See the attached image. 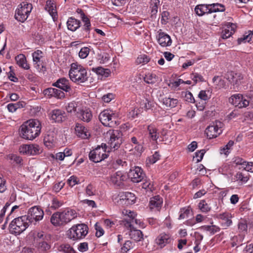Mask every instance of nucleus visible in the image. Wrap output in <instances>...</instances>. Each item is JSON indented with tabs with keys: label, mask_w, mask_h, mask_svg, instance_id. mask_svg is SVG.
I'll list each match as a JSON object with an SVG mask.
<instances>
[{
	"label": "nucleus",
	"mask_w": 253,
	"mask_h": 253,
	"mask_svg": "<svg viewBox=\"0 0 253 253\" xmlns=\"http://www.w3.org/2000/svg\"><path fill=\"white\" fill-rule=\"evenodd\" d=\"M41 129V123L38 120L30 119L21 126L20 135L24 139L33 140L40 135Z\"/></svg>",
	"instance_id": "obj_1"
},
{
	"label": "nucleus",
	"mask_w": 253,
	"mask_h": 253,
	"mask_svg": "<svg viewBox=\"0 0 253 253\" xmlns=\"http://www.w3.org/2000/svg\"><path fill=\"white\" fill-rule=\"evenodd\" d=\"M77 212L73 209H65L62 212L57 211L50 217L51 223L55 226L65 225L77 217Z\"/></svg>",
	"instance_id": "obj_2"
},
{
	"label": "nucleus",
	"mask_w": 253,
	"mask_h": 253,
	"mask_svg": "<svg viewBox=\"0 0 253 253\" xmlns=\"http://www.w3.org/2000/svg\"><path fill=\"white\" fill-rule=\"evenodd\" d=\"M69 75L70 79L78 84L85 82L88 78L86 70L82 66L76 63L72 64Z\"/></svg>",
	"instance_id": "obj_3"
},
{
	"label": "nucleus",
	"mask_w": 253,
	"mask_h": 253,
	"mask_svg": "<svg viewBox=\"0 0 253 253\" xmlns=\"http://www.w3.org/2000/svg\"><path fill=\"white\" fill-rule=\"evenodd\" d=\"M109 137L108 145H106L107 152L118 150L122 143V133L119 130H110L107 133Z\"/></svg>",
	"instance_id": "obj_4"
},
{
	"label": "nucleus",
	"mask_w": 253,
	"mask_h": 253,
	"mask_svg": "<svg viewBox=\"0 0 253 253\" xmlns=\"http://www.w3.org/2000/svg\"><path fill=\"white\" fill-rule=\"evenodd\" d=\"M30 223L25 215L15 218L9 224V231L12 234L19 235L29 227Z\"/></svg>",
	"instance_id": "obj_5"
},
{
	"label": "nucleus",
	"mask_w": 253,
	"mask_h": 253,
	"mask_svg": "<svg viewBox=\"0 0 253 253\" xmlns=\"http://www.w3.org/2000/svg\"><path fill=\"white\" fill-rule=\"evenodd\" d=\"M123 213L126 215V217L120 221V224L126 229L137 228V226L144 228V223L140 220L135 218L136 214L133 211L125 210Z\"/></svg>",
	"instance_id": "obj_6"
},
{
	"label": "nucleus",
	"mask_w": 253,
	"mask_h": 253,
	"mask_svg": "<svg viewBox=\"0 0 253 253\" xmlns=\"http://www.w3.org/2000/svg\"><path fill=\"white\" fill-rule=\"evenodd\" d=\"M224 10V6L222 4L218 3L210 4H199L195 8V11L199 16H203L206 13L223 12Z\"/></svg>",
	"instance_id": "obj_7"
},
{
	"label": "nucleus",
	"mask_w": 253,
	"mask_h": 253,
	"mask_svg": "<svg viewBox=\"0 0 253 253\" xmlns=\"http://www.w3.org/2000/svg\"><path fill=\"white\" fill-rule=\"evenodd\" d=\"M88 228L84 224H78L73 226L67 232L68 238L74 241L82 239L88 233Z\"/></svg>",
	"instance_id": "obj_8"
},
{
	"label": "nucleus",
	"mask_w": 253,
	"mask_h": 253,
	"mask_svg": "<svg viewBox=\"0 0 253 253\" xmlns=\"http://www.w3.org/2000/svg\"><path fill=\"white\" fill-rule=\"evenodd\" d=\"M118 115L112 110H104L99 116V119L104 126L109 127H114L117 125Z\"/></svg>",
	"instance_id": "obj_9"
},
{
	"label": "nucleus",
	"mask_w": 253,
	"mask_h": 253,
	"mask_svg": "<svg viewBox=\"0 0 253 253\" xmlns=\"http://www.w3.org/2000/svg\"><path fill=\"white\" fill-rule=\"evenodd\" d=\"M106 144L102 143L101 146H98L95 149L90 151L89 154V160L94 163H98L107 158Z\"/></svg>",
	"instance_id": "obj_10"
},
{
	"label": "nucleus",
	"mask_w": 253,
	"mask_h": 253,
	"mask_svg": "<svg viewBox=\"0 0 253 253\" xmlns=\"http://www.w3.org/2000/svg\"><path fill=\"white\" fill-rule=\"evenodd\" d=\"M32 8V4L29 3L27 1L22 2L16 10L15 14V19L18 21L24 22L27 19Z\"/></svg>",
	"instance_id": "obj_11"
},
{
	"label": "nucleus",
	"mask_w": 253,
	"mask_h": 253,
	"mask_svg": "<svg viewBox=\"0 0 253 253\" xmlns=\"http://www.w3.org/2000/svg\"><path fill=\"white\" fill-rule=\"evenodd\" d=\"M27 217L29 222L36 224L37 222L42 220L44 216V212L41 207L34 206L30 208L25 215Z\"/></svg>",
	"instance_id": "obj_12"
},
{
	"label": "nucleus",
	"mask_w": 253,
	"mask_h": 253,
	"mask_svg": "<svg viewBox=\"0 0 253 253\" xmlns=\"http://www.w3.org/2000/svg\"><path fill=\"white\" fill-rule=\"evenodd\" d=\"M223 126V124L220 121H216L213 123L205 130L207 137L210 139L217 137L222 133Z\"/></svg>",
	"instance_id": "obj_13"
},
{
	"label": "nucleus",
	"mask_w": 253,
	"mask_h": 253,
	"mask_svg": "<svg viewBox=\"0 0 253 253\" xmlns=\"http://www.w3.org/2000/svg\"><path fill=\"white\" fill-rule=\"evenodd\" d=\"M76 115L78 119L86 123L90 122L93 117L91 109L86 107L78 108Z\"/></svg>",
	"instance_id": "obj_14"
},
{
	"label": "nucleus",
	"mask_w": 253,
	"mask_h": 253,
	"mask_svg": "<svg viewBox=\"0 0 253 253\" xmlns=\"http://www.w3.org/2000/svg\"><path fill=\"white\" fill-rule=\"evenodd\" d=\"M249 96H231L229 102L235 107L239 108L247 107L249 104Z\"/></svg>",
	"instance_id": "obj_15"
},
{
	"label": "nucleus",
	"mask_w": 253,
	"mask_h": 253,
	"mask_svg": "<svg viewBox=\"0 0 253 253\" xmlns=\"http://www.w3.org/2000/svg\"><path fill=\"white\" fill-rule=\"evenodd\" d=\"M226 79L232 84L233 89L236 90L238 89V86L241 83L243 77L240 73L230 71L227 72Z\"/></svg>",
	"instance_id": "obj_16"
},
{
	"label": "nucleus",
	"mask_w": 253,
	"mask_h": 253,
	"mask_svg": "<svg viewBox=\"0 0 253 253\" xmlns=\"http://www.w3.org/2000/svg\"><path fill=\"white\" fill-rule=\"evenodd\" d=\"M142 169L138 167H135L134 169H130L128 173V177L131 178L133 182L138 183L141 181L145 177Z\"/></svg>",
	"instance_id": "obj_17"
},
{
	"label": "nucleus",
	"mask_w": 253,
	"mask_h": 253,
	"mask_svg": "<svg viewBox=\"0 0 253 253\" xmlns=\"http://www.w3.org/2000/svg\"><path fill=\"white\" fill-rule=\"evenodd\" d=\"M41 148L37 144L23 145L19 148L21 153L27 155H35L40 153Z\"/></svg>",
	"instance_id": "obj_18"
},
{
	"label": "nucleus",
	"mask_w": 253,
	"mask_h": 253,
	"mask_svg": "<svg viewBox=\"0 0 253 253\" xmlns=\"http://www.w3.org/2000/svg\"><path fill=\"white\" fill-rule=\"evenodd\" d=\"M50 119L55 123H62L67 119L66 113L60 109H54L50 113Z\"/></svg>",
	"instance_id": "obj_19"
},
{
	"label": "nucleus",
	"mask_w": 253,
	"mask_h": 253,
	"mask_svg": "<svg viewBox=\"0 0 253 253\" xmlns=\"http://www.w3.org/2000/svg\"><path fill=\"white\" fill-rule=\"evenodd\" d=\"M126 176L120 171H117L112 174L110 177V181L112 183L116 186L122 187L124 185V181L126 179Z\"/></svg>",
	"instance_id": "obj_20"
},
{
	"label": "nucleus",
	"mask_w": 253,
	"mask_h": 253,
	"mask_svg": "<svg viewBox=\"0 0 253 253\" xmlns=\"http://www.w3.org/2000/svg\"><path fill=\"white\" fill-rule=\"evenodd\" d=\"M56 133L53 131H48L45 134L43 142L46 147L48 149L52 148L55 145L56 142Z\"/></svg>",
	"instance_id": "obj_21"
},
{
	"label": "nucleus",
	"mask_w": 253,
	"mask_h": 253,
	"mask_svg": "<svg viewBox=\"0 0 253 253\" xmlns=\"http://www.w3.org/2000/svg\"><path fill=\"white\" fill-rule=\"evenodd\" d=\"M157 38L158 42L162 47L169 46L171 44L172 41L170 36L165 33L161 32V30L159 31Z\"/></svg>",
	"instance_id": "obj_22"
},
{
	"label": "nucleus",
	"mask_w": 253,
	"mask_h": 253,
	"mask_svg": "<svg viewBox=\"0 0 253 253\" xmlns=\"http://www.w3.org/2000/svg\"><path fill=\"white\" fill-rule=\"evenodd\" d=\"M171 241L170 235L166 233H161L155 239L156 244L161 248H164L166 245L169 244Z\"/></svg>",
	"instance_id": "obj_23"
},
{
	"label": "nucleus",
	"mask_w": 253,
	"mask_h": 253,
	"mask_svg": "<svg viewBox=\"0 0 253 253\" xmlns=\"http://www.w3.org/2000/svg\"><path fill=\"white\" fill-rule=\"evenodd\" d=\"M118 196L120 200L124 201V204L126 205H131L135 203L136 198L135 195L131 192H121Z\"/></svg>",
	"instance_id": "obj_24"
},
{
	"label": "nucleus",
	"mask_w": 253,
	"mask_h": 253,
	"mask_svg": "<svg viewBox=\"0 0 253 253\" xmlns=\"http://www.w3.org/2000/svg\"><path fill=\"white\" fill-rule=\"evenodd\" d=\"M52 85L66 92H69L71 89L69 81L65 78L58 79L55 83L52 84Z\"/></svg>",
	"instance_id": "obj_25"
},
{
	"label": "nucleus",
	"mask_w": 253,
	"mask_h": 253,
	"mask_svg": "<svg viewBox=\"0 0 253 253\" xmlns=\"http://www.w3.org/2000/svg\"><path fill=\"white\" fill-rule=\"evenodd\" d=\"M128 235L130 239L138 242L143 240L144 235L142 232L137 228H128Z\"/></svg>",
	"instance_id": "obj_26"
},
{
	"label": "nucleus",
	"mask_w": 253,
	"mask_h": 253,
	"mask_svg": "<svg viewBox=\"0 0 253 253\" xmlns=\"http://www.w3.org/2000/svg\"><path fill=\"white\" fill-rule=\"evenodd\" d=\"M159 99L164 105L167 107L173 108L176 106L178 103L177 99L167 96H160Z\"/></svg>",
	"instance_id": "obj_27"
},
{
	"label": "nucleus",
	"mask_w": 253,
	"mask_h": 253,
	"mask_svg": "<svg viewBox=\"0 0 253 253\" xmlns=\"http://www.w3.org/2000/svg\"><path fill=\"white\" fill-rule=\"evenodd\" d=\"M45 9L47 11L54 21L57 18V13L55 4L53 0H47L46 2Z\"/></svg>",
	"instance_id": "obj_28"
},
{
	"label": "nucleus",
	"mask_w": 253,
	"mask_h": 253,
	"mask_svg": "<svg viewBox=\"0 0 253 253\" xmlns=\"http://www.w3.org/2000/svg\"><path fill=\"white\" fill-rule=\"evenodd\" d=\"M75 131L79 137L84 139L87 138L90 135L87 129L84 126L79 123L76 125Z\"/></svg>",
	"instance_id": "obj_29"
},
{
	"label": "nucleus",
	"mask_w": 253,
	"mask_h": 253,
	"mask_svg": "<svg viewBox=\"0 0 253 253\" xmlns=\"http://www.w3.org/2000/svg\"><path fill=\"white\" fill-rule=\"evenodd\" d=\"M81 22L79 20L73 17H70L67 22V26L68 30L72 31H75L80 27Z\"/></svg>",
	"instance_id": "obj_30"
},
{
	"label": "nucleus",
	"mask_w": 253,
	"mask_h": 253,
	"mask_svg": "<svg viewBox=\"0 0 253 253\" xmlns=\"http://www.w3.org/2000/svg\"><path fill=\"white\" fill-rule=\"evenodd\" d=\"M236 26L233 23H229L222 32V37L223 39H226L229 38L235 32V29Z\"/></svg>",
	"instance_id": "obj_31"
},
{
	"label": "nucleus",
	"mask_w": 253,
	"mask_h": 253,
	"mask_svg": "<svg viewBox=\"0 0 253 253\" xmlns=\"http://www.w3.org/2000/svg\"><path fill=\"white\" fill-rule=\"evenodd\" d=\"M218 218L223 220L224 222L222 223V225L224 227H229L232 223L231 219V214L228 212H224L220 213L217 215Z\"/></svg>",
	"instance_id": "obj_32"
},
{
	"label": "nucleus",
	"mask_w": 253,
	"mask_h": 253,
	"mask_svg": "<svg viewBox=\"0 0 253 253\" xmlns=\"http://www.w3.org/2000/svg\"><path fill=\"white\" fill-rule=\"evenodd\" d=\"M163 203L162 198L160 196H155L150 199L149 202L150 209L152 210L154 208H159L161 207Z\"/></svg>",
	"instance_id": "obj_33"
},
{
	"label": "nucleus",
	"mask_w": 253,
	"mask_h": 253,
	"mask_svg": "<svg viewBox=\"0 0 253 253\" xmlns=\"http://www.w3.org/2000/svg\"><path fill=\"white\" fill-rule=\"evenodd\" d=\"M234 177L235 179L238 182L240 185L246 183L249 179L248 173H244L241 172H237Z\"/></svg>",
	"instance_id": "obj_34"
},
{
	"label": "nucleus",
	"mask_w": 253,
	"mask_h": 253,
	"mask_svg": "<svg viewBox=\"0 0 253 253\" xmlns=\"http://www.w3.org/2000/svg\"><path fill=\"white\" fill-rule=\"evenodd\" d=\"M148 136L151 140L156 141L159 138L157 129L153 125H149L147 127Z\"/></svg>",
	"instance_id": "obj_35"
},
{
	"label": "nucleus",
	"mask_w": 253,
	"mask_h": 253,
	"mask_svg": "<svg viewBox=\"0 0 253 253\" xmlns=\"http://www.w3.org/2000/svg\"><path fill=\"white\" fill-rule=\"evenodd\" d=\"M15 59L19 66L26 70L30 68V66L27 63L26 57L23 54L18 55L16 57Z\"/></svg>",
	"instance_id": "obj_36"
},
{
	"label": "nucleus",
	"mask_w": 253,
	"mask_h": 253,
	"mask_svg": "<svg viewBox=\"0 0 253 253\" xmlns=\"http://www.w3.org/2000/svg\"><path fill=\"white\" fill-rule=\"evenodd\" d=\"M212 82L214 84L215 88L219 89L223 88H225V83L224 80L221 79L219 76H215L212 79Z\"/></svg>",
	"instance_id": "obj_37"
},
{
	"label": "nucleus",
	"mask_w": 253,
	"mask_h": 253,
	"mask_svg": "<svg viewBox=\"0 0 253 253\" xmlns=\"http://www.w3.org/2000/svg\"><path fill=\"white\" fill-rule=\"evenodd\" d=\"M141 112V108H132L128 112L127 117L131 120L134 119L136 117H138Z\"/></svg>",
	"instance_id": "obj_38"
},
{
	"label": "nucleus",
	"mask_w": 253,
	"mask_h": 253,
	"mask_svg": "<svg viewBox=\"0 0 253 253\" xmlns=\"http://www.w3.org/2000/svg\"><path fill=\"white\" fill-rule=\"evenodd\" d=\"M63 204L62 201H59L56 198H53L51 201V204L49 205L48 208L53 210H56L61 207Z\"/></svg>",
	"instance_id": "obj_39"
},
{
	"label": "nucleus",
	"mask_w": 253,
	"mask_h": 253,
	"mask_svg": "<svg viewBox=\"0 0 253 253\" xmlns=\"http://www.w3.org/2000/svg\"><path fill=\"white\" fill-rule=\"evenodd\" d=\"M134 244L130 240L126 241L121 248L122 253H126L129 250L133 248Z\"/></svg>",
	"instance_id": "obj_40"
},
{
	"label": "nucleus",
	"mask_w": 253,
	"mask_h": 253,
	"mask_svg": "<svg viewBox=\"0 0 253 253\" xmlns=\"http://www.w3.org/2000/svg\"><path fill=\"white\" fill-rule=\"evenodd\" d=\"M43 93V95H60L64 93L61 90L51 87L44 89Z\"/></svg>",
	"instance_id": "obj_41"
},
{
	"label": "nucleus",
	"mask_w": 253,
	"mask_h": 253,
	"mask_svg": "<svg viewBox=\"0 0 253 253\" xmlns=\"http://www.w3.org/2000/svg\"><path fill=\"white\" fill-rule=\"evenodd\" d=\"M144 80L147 84H153L157 81L156 76L152 73H148L145 75Z\"/></svg>",
	"instance_id": "obj_42"
},
{
	"label": "nucleus",
	"mask_w": 253,
	"mask_h": 253,
	"mask_svg": "<svg viewBox=\"0 0 253 253\" xmlns=\"http://www.w3.org/2000/svg\"><path fill=\"white\" fill-rule=\"evenodd\" d=\"M59 250L64 253H76L73 248L69 244L61 245Z\"/></svg>",
	"instance_id": "obj_43"
},
{
	"label": "nucleus",
	"mask_w": 253,
	"mask_h": 253,
	"mask_svg": "<svg viewBox=\"0 0 253 253\" xmlns=\"http://www.w3.org/2000/svg\"><path fill=\"white\" fill-rule=\"evenodd\" d=\"M143 98L140 103L141 109L144 108L145 110L150 109L152 106L151 101H149L147 98H146L144 96H143Z\"/></svg>",
	"instance_id": "obj_44"
},
{
	"label": "nucleus",
	"mask_w": 253,
	"mask_h": 253,
	"mask_svg": "<svg viewBox=\"0 0 253 253\" xmlns=\"http://www.w3.org/2000/svg\"><path fill=\"white\" fill-rule=\"evenodd\" d=\"M253 31H250V33L247 35H243V37L238 39V43L241 44L242 42H249L252 38Z\"/></svg>",
	"instance_id": "obj_45"
},
{
	"label": "nucleus",
	"mask_w": 253,
	"mask_h": 253,
	"mask_svg": "<svg viewBox=\"0 0 253 253\" xmlns=\"http://www.w3.org/2000/svg\"><path fill=\"white\" fill-rule=\"evenodd\" d=\"M82 16L81 17L83 22L84 23V26H85L84 30L86 32H89L90 30V27L91 26L90 21L89 19L85 16V14H82Z\"/></svg>",
	"instance_id": "obj_46"
},
{
	"label": "nucleus",
	"mask_w": 253,
	"mask_h": 253,
	"mask_svg": "<svg viewBox=\"0 0 253 253\" xmlns=\"http://www.w3.org/2000/svg\"><path fill=\"white\" fill-rule=\"evenodd\" d=\"M95 72L97 74L105 77H108L110 74V71L108 69H104L101 67H99L95 69Z\"/></svg>",
	"instance_id": "obj_47"
},
{
	"label": "nucleus",
	"mask_w": 253,
	"mask_h": 253,
	"mask_svg": "<svg viewBox=\"0 0 253 253\" xmlns=\"http://www.w3.org/2000/svg\"><path fill=\"white\" fill-rule=\"evenodd\" d=\"M199 208L203 212H208L211 210V207L206 203L204 200L201 201L199 204Z\"/></svg>",
	"instance_id": "obj_48"
},
{
	"label": "nucleus",
	"mask_w": 253,
	"mask_h": 253,
	"mask_svg": "<svg viewBox=\"0 0 253 253\" xmlns=\"http://www.w3.org/2000/svg\"><path fill=\"white\" fill-rule=\"evenodd\" d=\"M90 49L87 47L82 48L79 52V56L81 58H85L89 53Z\"/></svg>",
	"instance_id": "obj_49"
},
{
	"label": "nucleus",
	"mask_w": 253,
	"mask_h": 253,
	"mask_svg": "<svg viewBox=\"0 0 253 253\" xmlns=\"http://www.w3.org/2000/svg\"><path fill=\"white\" fill-rule=\"evenodd\" d=\"M190 78L194 81L195 84L198 82L204 81L203 77L197 73H192L191 75Z\"/></svg>",
	"instance_id": "obj_50"
},
{
	"label": "nucleus",
	"mask_w": 253,
	"mask_h": 253,
	"mask_svg": "<svg viewBox=\"0 0 253 253\" xmlns=\"http://www.w3.org/2000/svg\"><path fill=\"white\" fill-rule=\"evenodd\" d=\"M190 211L191 210L188 208L181 209L178 219H183L187 218L190 213Z\"/></svg>",
	"instance_id": "obj_51"
},
{
	"label": "nucleus",
	"mask_w": 253,
	"mask_h": 253,
	"mask_svg": "<svg viewBox=\"0 0 253 253\" xmlns=\"http://www.w3.org/2000/svg\"><path fill=\"white\" fill-rule=\"evenodd\" d=\"M149 60L150 58L147 55L145 54H143L140 55L139 57H137L136 62L138 64L141 63L145 64L147 63L149 61Z\"/></svg>",
	"instance_id": "obj_52"
},
{
	"label": "nucleus",
	"mask_w": 253,
	"mask_h": 253,
	"mask_svg": "<svg viewBox=\"0 0 253 253\" xmlns=\"http://www.w3.org/2000/svg\"><path fill=\"white\" fill-rule=\"evenodd\" d=\"M8 159L13 160L16 164H21L22 161V158L15 154H9L7 156Z\"/></svg>",
	"instance_id": "obj_53"
},
{
	"label": "nucleus",
	"mask_w": 253,
	"mask_h": 253,
	"mask_svg": "<svg viewBox=\"0 0 253 253\" xmlns=\"http://www.w3.org/2000/svg\"><path fill=\"white\" fill-rule=\"evenodd\" d=\"M77 104L76 102H70L68 104V106H66V110L67 111L68 113H72V112H76L77 111L78 109L77 110Z\"/></svg>",
	"instance_id": "obj_54"
},
{
	"label": "nucleus",
	"mask_w": 253,
	"mask_h": 253,
	"mask_svg": "<svg viewBox=\"0 0 253 253\" xmlns=\"http://www.w3.org/2000/svg\"><path fill=\"white\" fill-rule=\"evenodd\" d=\"M42 51L40 50H37L32 54L33 60L34 62L37 63L40 61L41 58L42 57L41 54H42Z\"/></svg>",
	"instance_id": "obj_55"
},
{
	"label": "nucleus",
	"mask_w": 253,
	"mask_h": 253,
	"mask_svg": "<svg viewBox=\"0 0 253 253\" xmlns=\"http://www.w3.org/2000/svg\"><path fill=\"white\" fill-rule=\"evenodd\" d=\"M244 239V237L242 235H239L238 236H234L232 238V247H234L236 246L238 244L242 242L243 240Z\"/></svg>",
	"instance_id": "obj_56"
},
{
	"label": "nucleus",
	"mask_w": 253,
	"mask_h": 253,
	"mask_svg": "<svg viewBox=\"0 0 253 253\" xmlns=\"http://www.w3.org/2000/svg\"><path fill=\"white\" fill-rule=\"evenodd\" d=\"M85 193L87 195L90 196L94 195L95 194V189L91 184H88L85 189Z\"/></svg>",
	"instance_id": "obj_57"
},
{
	"label": "nucleus",
	"mask_w": 253,
	"mask_h": 253,
	"mask_svg": "<svg viewBox=\"0 0 253 253\" xmlns=\"http://www.w3.org/2000/svg\"><path fill=\"white\" fill-rule=\"evenodd\" d=\"M160 155L158 152L156 151L154 154L148 159L149 163L153 164L160 159Z\"/></svg>",
	"instance_id": "obj_58"
},
{
	"label": "nucleus",
	"mask_w": 253,
	"mask_h": 253,
	"mask_svg": "<svg viewBox=\"0 0 253 253\" xmlns=\"http://www.w3.org/2000/svg\"><path fill=\"white\" fill-rule=\"evenodd\" d=\"M8 110L10 112H15L18 108H20L19 103H10L7 106Z\"/></svg>",
	"instance_id": "obj_59"
},
{
	"label": "nucleus",
	"mask_w": 253,
	"mask_h": 253,
	"mask_svg": "<svg viewBox=\"0 0 253 253\" xmlns=\"http://www.w3.org/2000/svg\"><path fill=\"white\" fill-rule=\"evenodd\" d=\"M68 183L70 186L73 187L76 184L79 183V180L76 176L73 175L68 180Z\"/></svg>",
	"instance_id": "obj_60"
},
{
	"label": "nucleus",
	"mask_w": 253,
	"mask_h": 253,
	"mask_svg": "<svg viewBox=\"0 0 253 253\" xmlns=\"http://www.w3.org/2000/svg\"><path fill=\"white\" fill-rule=\"evenodd\" d=\"M142 188L147 190L152 191L153 184H152L150 180H145V182L142 183Z\"/></svg>",
	"instance_id": "obj_61"
},
{
	"label": "nucleus",
	"mask_w": 253,
	"mask_h": 253,
	"mask_svg": "<svg viewBox=\"0 0 253 253\" xmlns=\"http://www.w3.org/2000/svg\"><path fill=\"white\" fill-rule=\"evenodd\" d=\"M205 152V150L202 149L195 153V157L197 158V162H199L202 161Z\"/></svg>",
	"instance_id": "obj_62"
},
{
	"label": "nucleus",
	"mask_w": 253,
	"mask_h": 253,
	"mask_svg": "<svg viewBox=\"0 0 253 253\" xmlns=\"http://www.w3.org/2000/svg\"><path fill=\"white\" fill-rule=\"evenodd\" d=\"M39 248L41 251H44L49 249L50 246L46 242L41 241L39 242Z\"/></svg>",
	"instance_id": "obj_63"
},
{
	"label": "nucleus",
	"mask_w": 253,
	"mask_h": 253,
	"mask_svg": "<svg viewBox=\"0 0 253 253\" xmlns=\"http://www.w3.org/2000/svg\"><path fill=\"white\" fill-rule=\"evenodd\" d=\"M243 169L247 171L253 172V163L246 161V164L243 166Z\"/></svg>",
	"instance_id": "obj_64"
}]
</instances>
